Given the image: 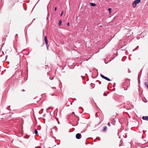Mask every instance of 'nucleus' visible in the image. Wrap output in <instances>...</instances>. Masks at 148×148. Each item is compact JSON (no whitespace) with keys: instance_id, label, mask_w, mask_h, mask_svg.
I'll return each mask as SVG.
<instances>
[{"instance_id":"0eeeda50","label":"nucleus","mask_w":148,"mask_h":148,"mask_svg":"<svg viewBox=\"0 0 148 148\" xmlns=\"http://www.w3.org/2000/svg\"><path fill=\"white\" fill-rule=\"evenodd\" d=\"M62 21L61 20H60L59 21V23H58V25L59 26H60V25H61V24H62Z\"/></svg>"},{"instance_id":"423d86ee","label":"nucleus","mask_w":148,"mask_h":148,"mask_svg":"<svg viewBox=\"0 0 148 148\" xmlns=\"http://www.w3.org/2000/svg\"><path fill=\"white\" fill-rule=\"evenodd\" d=\"M90 5L92 6H95L96 5L94 3H91Z\"/></svg>"},{"instance_id":"4be33fe9","label":"nucleus","mask_w":148,"mask_h":148,"mask_svg":"<svg viewBox=\"0 0 148 148\" xmlns=\"http://www.w3.org/2000/svg\"><path fill=\"white\" fill-rule=\"evenodd\" d=\"M113 121H115V120L114 119H113Z\"/></svg>"},{"instance_id":"f3484780","label":"nucleus","mask_w":148,"mask_h":148,"mask_svg":"<svg viewBox=\"0 0 148 148\" xmlns=\"http://www.w3.org/2000/svg\"><path fill=\"white\" fill-rule=\"evenodd\" d=\"M63 12L62 11L61 13V14H60V16H62V14H63Z\"/></svg>"},{"instance_id":"5701e85b","label":"nucleus","mask_w":148,"mask_h":148,"mask_svg":"<svg viewBox=\"0 0 148 148\" xmlns=\"http://www.w3.org/2000/svg\"><path fill=\"white\" fill-rule=\"evenodd\" d=\"M71 105H72V103H70Z\"/></svg>"},{"instance_id":"a211bd4d","label":"nucleus","mask_w":148,"mask_h":148,"mask_svg":"<svg viewBox=\"0 0 148 148\" xmlns=\"http://www.w3.org/2000/svg\"><path fill=\"white\" fill-rule=\"evenodd\" d=\"M67 25L68 26H69V23H67Z\"/></svg>"},{"instance_id":"4468645a","label":"nucleus","mask_w":148,"mask_h":148,"mask_svg":"<svg viewBox=\"0 0 148 148\" xmlns=\"http://www.w3.org/2000/svg\"><path fill=\"white\" fill-rule=\"evenodd\" d=\"M46 47H47V50H48V47H49V46L48 45H46Z\"/></svg>"},{"instance_id":"a878e982","label":"nucleus","mask_w":148,"mask_h":148,"mask_svg":"<svg viewBox=\"0 0 148 148\" xmlns=\"http://www.w3.org/2000/svg\"><path fill=\"white\" fill-rule=\"evenodd\" d=\"M53 79V78L52 79H51L52 80V79Z\"/></svg>"},{"instance_id":"9b49d317","label":"nucleus","mask_w":148,"mask_h":148,"mask_svg":"<svg viewBox=\"0 0 148 148\" xmlns=\"http://www.w3.org/2000/svg\"><path fill=\"white\" fill-rule=\"evenodd\" d=\"M107 127L106 126H105L103 127V131H105L107 130Z\"/></svg>"},{"instance_id":"6ab92c4d","label":"nucleus","mask_w":148,"mask_h":148,"mask_svg":"<svg viewBox=\"0 0 148 148\" xmlns=\"http://www.w3.org/2000/svg\"><path fill=\"white\" fill-rule=\"evenodd\" d=\"M114 125H115V122H114L113 121V123H112Z\"/></svg>"},{"instance_id":"6e6552de","label":"nucleus","mask_w":148,"mask_h":148,"mask_svg":"<svg viewBox=\"0 0 148 148\" xmlns=\"http://www.w3.org/2000/svg\"><path fill=\"white\" fill-rule=\"evenodd\" d=\"M100 76L102 78H103L104 79H105V77H105V76H104L102 74H100Z\"/></svg>"},{"instance_id":"aec40b11","label":"nucleus","mask_w":148,"mask_h":148,"mask_svg":"<svg viewBox=\"0 0 148 148\" xmlns=\"http://www.w3.org/2000/svg\"><path fill=\"white\" fill-rule=\"evenodd\" d=\"M57 10V8H56V7L55 8V11H56Z\"/></svg>"},{"instance_id":"393cba45","label":"nucleus","mask_w":148,"mask_h":148,"mask_svg":"<svg viewBox=\"0 0 148 148\" xmlns=\"http://www.w3.org/2000/svg\"><path fill=\"white\" fill-rule=\"evenodd\" d=\"M50 108V107H49V108H48V109H49Z\"/></svg>"},{"instance_id":"cd10ccee","label":"nucleus","mask_w":148,"mask_h":148,"mask_svg":"<svg viewBox=\"0 0 148 148\" xmlns=\"http://www.w3.org/2000/svg\"><path fill=\"white\" fill-rule=\"evenodd\" d=\"M75 100L76 99H74V100Z\"/></svg>"},{"instance_id":"2eb2a0df","label":"nucleus","mask_w":148,"mask_h":148,"mask_svg":"<svg viewBox=\"0 0 148 148\" xmlns=\"http://www.w3.org/2000/svg\"><path fill=\"white\" fill-rule=\"evenodd\" d=\"M108 125L109 126H111L110 124V123L109 122L108 123Z\"/></svg>"},{"instance_id":"f03ea898","label":"nucleus","mask_w":148,"mask_h":148,"mask_svg":"<svg viewBox=\"0 0 148 148\" xmlns=\"http://www.w3.org/2000/svg\"><path fill=\"white\" fill-rule=\"evenodd\" d=\"M140 0H135L132 3V5L133 8H134L136 6L137 4L139 3L140 2Z\"/></svg>"},{"instance_id":"f257e3e1","label":"nucleus","mask_w":148,"mask_h":148,"mask_svg":"<svg viewBox=\"0 0 148 148\" xmlns=\"http://www.w3.org/2000/svg\"><path fill=\"white\" fill-rule=\"evenodd\" d=\"M130 81L128 79L125 80V82L123 83L122 86H123V88L125 90H126L127 89V88L130 85Z\"/></svg>"},{"instance_id":"f8f14e48","label":"nucleus","mask_w":148,"mask_h":148,"mask_svg":"<svg viewBox=\"0 0 148 148\" xmlns=\"http://www.w3.org/2000/svg\"><path fill=\"white\" fill-rule=\"evenodd\" d=\"M38 131H37V130H36V129H35V132H34V133L36 134H37V133H38Z\"/></svg>"},{"instance_id":"20e7f679","label":"nucleus","mask_w":148,"mask_h":148,"mask_svg":"<svg viewBox=\"0 0 148 148\" xmlns=\"http://www.w3.org/2000/svg\"><path fill=\"white\" fill-rule=\"evenodd\" d=\"M45 45H48V41L46 36H45Z\"/></svg>"},{"instance_id":"9d476101","label":"nucleus","mask_w":148,"mask_h":148,"mask_svg":"<svg viewBox=\"0 0 148 148\" xmlns=\"http://www.w3.org/2000/svg\"><path fill=\"white\" fill-rule=\"evenodd\" d=\"M144 85L148 88V84L146 82L145 83Z\"/></svg>"},{"instance_id":"1a4fd4ad","label":"nucleus","mask_w":148,"mask_h":148,"mask_svg":"<svg viewBox=\"0 0 148 148\" xmlns=\"http://www.w3.org/2000/svg\"><path fill=\"white\" fill-rule=\"evenodd\" d=\"M105 79L106 80L108 81H111V80L110 79H109V78L107 77H105Z\"/></svg>"},{"instance_id":"b1692460","label":"nucleus","mask_w":148,"mask_h":148,"mask_svg":"<svg viewBox=\"0 0 148 148\" xmlns=\"http://www.w3.org/2000/svg\"><path fill=\"white\" fill-rule=\"evenodd\" d=\"M8 108H10V106H8Z\"/></svg>"},{"instance_id":"412c9836","label":"nucleus","mask_w":148,"mask_h":148,"mask_svg":"<svg viewBox=\"0 0 148 148\" xmlns=\"http://www.w3.org/2000/svg\"><path fill=\"white\" fill-rule=\"evenodd\" d=\"M21 91H25V90H24V89H22V90H21Z\"/></svg>"},{"instance_id":"7ed1b4c3","label":"nucleus","mask_w":148,"mask_h":148,"mask_svg":"<svg viewBox=\"0 0 148 148\" xmlns=\"http://www.w3.org/2000/svg\"><path fill=\"white\" fill-rule=\"evenodd\" d=\"M81 137V135L79 133H78L76 135V138L77 139H79Z\"/></svg>"},{"instance_id":"bb28decb","label":"nucleus","mask_w":148,"mask_h":148,"mask_svg":"<svg viewBox=\"0 0 148 148\" xmlns=\"http://www.w3.org/2000/svg\"><path fill=\"white\" fill-rule=\"evenodd\" d=\"M75 100L76 99H74V100Z\"/></svg>"},{"instance_id":"dca6fc26","label":"nucleus","mask_w":148,"mask_h":148,"mask_svg":"<svg viewBox=\"0 0 148 148\" xmlns=\"http://www.w3.org/2000/svg\"><path fill=\"white\" fill-rule=\"evenodd\" d=\"M108 10H109V12L110 13L111 10V8H109Z\"/></svg>"},{"instance_id":"ddd939ff","label":"nucleus","mask_w":148,"mask_h":148,"mask_svg":"<svg viewBox=\"0 0 148 148\" xmlns=\"http://www.w3.org/2000/svg\"><path fill=\"white\" fill-rule=\"evenodd\" d=\"M73 114L75 115V113H74V112H72V115H73ZM70 115L71 116V114H70V115H69V116H70Z\"/></svg>"},{"instance_id":"39448f33","label":"nucleus","mask_w":148,"mask_h":148,"mask_svg":"<svg viewBox=\"0 0 148 148\" xmlns=\"http://www.w3.org/2000/svg\"><path fill=\"white\" fill-rule=\"evenodd\" d=\"M143 119L144 120H146L148 121V116H143Z\"/></svg>"}]
</instances>
